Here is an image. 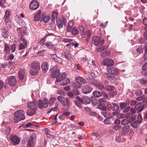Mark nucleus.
<instances>
[{
	"instance_id": "nucleus-1",
	"label": "nucleus",
	"mask_w": 147,
	"mask_h": 147,
	"mask_svg": "<svg viewBox=\"0 0 147 147\" xmlns=\"http://www.w3.org/2000/svg\"><path fill=\"white\" fill-rule=\"evenodd\" d=\"M40 69V64L37 61H34L31 64V67L30 69V73L32 76L38 74Z\"/></svg>"
},
{
	"instance_id": "nucleus-2",
	"label": "nucleus",
	"mask_w": 147,
	"mask_h": 147,
	"mask_svg": "<svg viewBox=\"0 0 147 147\" xmlns=\"http://www.w3.org/2000/svg\"><path fill=\"white\" fill-rule=\"evenodd\" d=\"M24 114V112L21 110L16 112L14 113V117H13L14 122L18 123L21 120L25 119V116Z\"/></svg>"
},
{
	"instance_id": "nucleus-3",
	"label": "nucleus",
	"mask_w": 147,
	"mask_h": 147,
	"mask_svg": "<svg viewBox=\"0 0 147 147\" xmlns=\"http://www.w3.org/2000/svg\"><path fill=\"white\" fill-rule=\"evenodd\" d=\"M101 39L100 36H94L92 39L94 45L98 47L102 46L104 44V40L103 39L101 40Z\"/></svg>"
},
{
	"instance_id": "nucleus-4",
	"label": "nucleus",
	"mask_w": 147,
	"mask_h": 147,
	"mask_svg": "<svg viewBox=\"0 0 147 147\" xmlns=\"http://www.w3.org/2000/svg\"><path fill=\"white\" fill-rule=\"evenodd\" d=\"M48 101L46 98H44L43 100H38L37 102L39 108L42 109L44 108H46L48 106Z\"/></svg>"
},
{
	"instance_id": "nucleus-5",
	"label": "nucleus",
	"mask_w": 147,
	"mask_h": 147,
	"mask_svg": "<svg viewBox=\"0 0 147 147\" xmlns=\"http://www.w3.org/2000/svg\"><path fill=\"white\" fill-rule=\"evenodd\" d=\"M60 71L58 69H56L55 70L51 72V76L53 78H56V82H58L62 80V78L60 77Z\"/></svg>"
},
{
	"instance_id": "nucleus-6",
	"label": "nucleus",
	"mask_w": 147,
	"mask_h": 147,
	"mask_svg": "<svg viewBox=\"0 0 147 147\" xmlns=\"http://www.w3.org/2000/svg\"><path fill=\"white\" fill-rule=\"evenodd\" d=\"M1 34L4 38H8L9 35V29L7 27L3 26L1 28Z\"/></svg>"
},
{
	"instance_id": "nucleus-7",
	"label": "nucleus",
	"mask_w": 147,
	"mask_h": 147,
	"mask_svg": "<svg viewBox=\"0 0 147 147\" xmlns=\"http://www.w3.org/2000/svg\"><path fill=\"white\" fill-rule=\"evenodd\" d=\"M29 7L31 10H36L39 7V3L36 0H32L30 2Z\"/></svg>"
},
{
	"instance_id": "nucleus-8",
	"label": "nucleus",
	"mask_w": 147,
	"mask_h": 147,
	"mask_svg": "<svg viewBox=\"0 0 147 147\" xmlns=\"http://www.w3.org/2000/svg\"><path fill=\"white\" fill-rule=\"evenodd\" d=\"M92 90V88L90 86L88 85L83 86L82 88V92L86 94L90 93Z\"/></svg>"
},
{
	"instance_id": "nucleus-9",
	"label": "nucleus",
	"mask_w": 147,
	"mask_h": 147,
	"mask_svg": "<svg viewBox=\"0 0 147 147\" xmlns=\"http://www.w3.org/2000/svg\"><path fill=\"white\" fill-rule=\"evenodd\" d=\"M10 139L12 144L14 145L18 144L20 141V139L16 135H11Z\"/></svg>"
},
{
	"instance_id": "nucleus-10",
	"label": "nucleus",
	"mask_w": 147,
	"mask_h": 147,
	"mask_svg": "<svg viewBox=\"0 0 147 147\" xmlns=\"http://www.w3.org/2000/svg\"><path fill=\"white\" fill-rule=\"evenodd\" d=\"M107 70L109 74L115 76L117 75L119 73L118 70L113 67L107 68Z\"/></svg>"
},
{
	"instance_id": "nucleus-11",
	"label": "nucleus",
	"mask_w": 147,
	"mask_h": 147,
	"mask_svg": "<svg viewBox=\"0 0 147 147\" xmlns=\"http://www.w3.org/2000/svg\"><path fill=\"white\" fill-rule=\"evenodd\" d=\"M113 60L111 59H108L103 60L102 62V64L105 66H112L114 64Z\"/></svg>"
},
{
	"instance_id": "nucleus-12",
	"label": "nucleus",
	"mask_w": 147,
	"mask_h": 147,
	"mask_svg": "<svg viewBox=\"0 0 147 147\" xmlns=\"http://www.w3.org/2000/svg\"><path fill=\"white\" fill-rule=\"evenodd\" d=\"M27 106L30 109L37 110V109L36 101L35 100L29 102L28 103Z\"/></svg>"
},
{
	"instance_id": "nucleus-13",
	"label": "nucleus",
	"mask_w": 147,
	"mask_h": 147,
	"mask_svg": "<svg viewBox=\"0 0 147 147\" xmlns=\"http://www.w3.org/2000/svg\"><path fill=\"white\" fill-rule=\"evenodd\" d=\"M145 108L144 105H141V102H138L135 106V109L136 110H138L137 113H139L142 112Z\"/></svg>"
},
{
	"instance_id": "nucleus-14",
	"label": "nucleus",
	"mask_w": 147,
	"mask_h": 147,
	"mask_svg": "<svg viewBox=\"0 0 147 147\" xmlns=\"http://www.w3.org/2000/svg\"><path fill=\"white\" fill-rule=\"evenodd\" d=\"M9 84L11 86H14L16 85L17 81L14 76H9L8 78Z\"/></svg>"
},
{
	"instance_id": "nucleus-15",
	"label": "nucleus",
	"mask_w": 147,
	"mask_h": 147,
	"mask_svg": "<svg viewBox=\"0 0 147 147\" xmlns=\"http://www.w3.org/2000/svg\"><path fill=\"white\" fill-rule=\"evenodd\" d=\"M9 11L8 10H7L4 16L5 23L7 26L9 25V23L10 22L9 18Z\"/></svg>"
},
{
	"instance_id": "nucleus-16",
	"label": "nucleus",
	"mask_w": 147,
	"mask_h": 147,
	"mask_svg": "<svg viewBox=\"0 0 147 147\" xmlns=\"http://www.w3.org/2000/svg\"><path fill=\"white\" fill-rule=\"evenodd\" d=\"M76 81L78 84H84L86 83V82L83 78L80 76H78L76 78Z\"/></svg>"
},
{
	"instance_id": "nucleus-17",
	"label": "nucleus",
	"mask_w": 147,
	"mask_h": 147,
	"mask_svg": "<svg viewBox=\"0 0 147 147\" xmlns=\"http://www.w3.org/2000/svg\"><path fill=\"white\" fill-rule=\"evenodd\" d=\"M94 86H96L98 89L102 90L105 88V86L103 84L100 82H97L93 83Z\"/></svg>"
},
{
	"instance_id": "nucleus-18",
	"label": "nucleus",
	"mask_w": 147,
	"mask_h": 147,
	"mask_svg": "<svg viewBox=\"0 0 147 147\" xmlns=\"http://www.w3.org/2000/svg\"><path fill=\"white\" fill-rule=\"evenodd\" d=\"M130 128V126L129 125L125 126L122 128V135L125 136L129 132Z\"/></svg>"
},
{
	"instance_id": "nucleus-19",
	"label": "nucleus",
	"mask_w": 147,
	"mask_h": 147,
	"mask_svg": "<svg viewBox=\"0 0 147 147\" xmlns=\"http://www.w3.org/2000/svg\"><path fill=\"white\" fill-rule=\"evenodd\" d=\"M48 63L47 62H43L41 65L42 69L44 73H46L48 69Z\"/></svg>"
},
{
	"instance_id": "nucleus-20",
	"label": "nucleus",
	"mask_w": 147,
	"mask_h": 147,
	"mask_svg": "<svg viewBox=\"0 0 147 147\" xmlns=\"http://www.w3.org/2000/svg\"><path fill=\"white\" fill-rule=\"evenodd\" d=\"M51 58L55 61L58 62L59 63H62V59L61 58L58 57L56 54H53L51 55Z\"/></svg>"
},
{
	"instance_id": "nucleus-21",
	"label": "nucleus",
	"mask_w": 147,
	"mask_h": 147,
	"mask_svg": "<svg viewBox=\"0 0 147 147\" xmlns=\"http://www.w3.org/2000/svg\"><path fill=\"white\" fill-rule=\"evenodd\" d=\"M25 72V70L23 69H20L18 72V77L20 80H22L24 78Z\"/></svg>"
},
{
	"instance_id": "nucleus-22",
	"label": "nucleus",
	"mask_w": 147,
	"mask_h": 147,
	"mask_svg": "<svg viewBox=\"0 0 147 147\" xmlns=\"http://www.w3.org/2000/svg\"><path fill=\"white\" fill-rule=\"evenodd\" d=\"M59 83V84L61 86H65L66 85L70 82V80L68 78L65 79H63L61 80Z\"/></svg>"
},
{
	"instance_id": "nucleus-23",
	"label": "nucleus",
	"mask_w": 147,
	"mask_h": 147,
	"mask_svg": "<svg viewBox=\"0 0 147 147\" xmlns=\"http://www.w3.org/2000/svg\"><path fill=\"white\" fill-rule=\"evenodd\" d=\"M90 102V98L88 96H84L82 98V103L84 104H89Z\"/></svg>"
},
{
	"instance_id": "nucleus-24",
	"label": "nucleus",
	"mask_w": 147,
	"mask_h": 147,
	"mask_svg": "<svg viewBox=\"0 0 147 147\" xmlns=\"http://www.w3.org/2000/svg\"><path fill=\"white\" fill-rule=\"evenodd\" d=\"M142 73L143 75L147 76V62L142 66Z\"/></svg>"
},
{
	"instance_id": "nucleus-25",
	"label": "nucleus",
	"mask_w": 147,
	"mask_h": 147,
	"mask_svg": "<svg viewBox=\"0 0 147 147\" xmlns=\"http://www.w3.org/2000/svg\"><path fill=\"white\" fill-rule=\"evenodd\" d=\"M58 100L61 103L62 105H65V98L61 95L57 97Z\"/></svg>"
},
{
	"instance_id": "nucleus-26",
	"label": "nucleus",
	"mask_w": 147,
	"mask_h": 147,
	"mask_svg": "<svg viewBox=\"0 0 147 147\" xmlns=\"http://www.w3.org/2000/svg\"><path fill=\"white\" fill-rule=\"evenodd\" d=\"M50 19L49 17L47 16H44L43 15L40 18V21H43L45 23L47 22Z\"/></svg>"
},
{
	"instance_id": "nucleus-27",
	"label": "nucleus",
	"mask_w": 147,
	"mask_h": 147,
	"mask_svg": "<svg viewBox=\"0 0 147 147\" xmlns=\"http://www.w3.org/2000/svg\"><path fill=\"white\" fill-rule=\"evenodd\" d=\"M34 136H31L30 138V140H29L28 144L27 147H34L33 145V140L34 137L35 136L34 135H33Z\"/></svg>"
},
{
	"instance_id": "nucleus-28",
	"label": "nucleus",
	"mask_w": 147,
	"mask_h": 147,
	"mask_svg": "<svg viewBox=\"0 0 147 147\" xmlns=\"http://www.w3.org/2000/svg\"><path fill=\"white\" fill-rule=\"evenodd\" d=\"M36 110L34 109H29L27 110L26 112L27 115L29 116H32L34 115L36 113Z\"/></svg>"
},
{
	"instance_id": "nucleus-29",
	"label": "nucleus",
	"mask_w": 147,
	"mask_h": 147,
	"mask_svg": "<svg viewBox=\"0 0 147 147\" xmlns=\"http://www.w3.org/2000/svg\"><path fill=\"white\" fill-rule=\"evenodd\" d=\"M112 109L113 111H118L119 110V107L117 104L114 102H112Z\"/></svg>"
},
{
	"instance_id": "nucleus-30",
	"label": "nucleus",
	"mask_w": 147,
	"mask_h": 147,
	"mask_svg": "<svg viewBox=\"0 0 147 147\" xmlns=\"http://www.w3.org/2000/svg\"><path fill=\"white\" fill-rule=\"evenodd\" d=\"M140 124V123L138 122V120H136L131 123V125L134 128H136L139 127Z\"/></svg>"
},
{
	"instance_id": "nucleus-31",
	"label": "nucleus",
	"mask_w": 147,
	"mask_h": 147,
	"mask_svg": "<svg viewBox=\"0 0 147 147\" xmlns=\"http://www.w3.org/2000/svg\"><path fill=\"white\" fill-rule=\"evenodd\" d=\"M70 56V54L68 53L63 52L62 53V57L65 58L66 59H69V57Z\"/></svg>"
},
{
	"instance_id": "nucleus-32",
	"label": "nucleus",
	"mask_w": 147,
	"mask_h": 147,
	"mask_svg": "<svg viewBox=\"0 0 147 147\" xmlns=\"http://www.w3.org/2000/svg\"><path fill=\"white\" fill-rule=\"evenodd\" d=\"M65 100V105L63 106H67L68 107H69L71 103V99L69 97H67L66 98Z\"/></svg>"
},
{
	"instance_id": "nucleus-33",
	"label": "nucleus",
	"mask_w": 147,
	"mask_h": 147,
	"mask_svg": "<svg viewBox=\"0 0 147 147\" xmlns=\"http://www.w3.org/2000/svg\"><path fill=\"white\" fill-rule=\"evenodd\" d=\"M91 136H92V138L94 139H98L100 136L99 134L96 133L95 132L92 133L91 134Z\"/></svg>"
},
{
	"instance_id": "nucleus-34",
	"label": "nucleus",
	"mask_w": 147,
	"mask_h": 147,
	"mask_svg": "<svg viewBox=\"0 0 147 147\" xmlns=\"http://www.w3.org/2000/svg\"><path fill=\"white\" fill-rule=\"evenodd\" d=\"M57 13L56 12H53L51 18V20L53 22H54L55 20H57Z\"/></svg>"
},
{
	"instance_id": "nucleus-35",
	"label": "nucleus",
	"mask_w": 147,
	"mask_h": 147,
	"mask_svg": "<svg viewBox=\"0 0 147 147\" xmlns=\"http://www.w3.org/2000/svg\"><path fill=\"white\" fill-rule=\"evenodd\" d=\"M99 47V48H98L96 49L97 52H101L102 51H103L107 49L108 47L107 46L105 45H104L102 47L101 46Z\"/></svg>"
},
{
	"instance_id": "nucleus-36",
	"label": "nucleus",
	"mask_w": 147,
	"mask_h": 147,
	"mask_svg": "<svg viewBox=\"0 0 147 147\" xmlns=\"http://www.w3.org/2000/svg\"><path fill=\"white\" fill-rule=\"evenodd\" d=\"M93 94L95 97L97 98H99L102 95V93L98 91H94Z\"/></svg>"
},
{
	"instance_id": "nucleus-37",
	"label": "nucleus",
	"mask_w": 147,
	"mask_h": 147,
	"mask_svg": "<svg viewBox=\"0 0 147 147\" xmlns=\"http://www.w3.org/2000/svg\"><path fill=\"white\" fill-rule=\"evenodd\" d=\"M110 55V51L105 52L101 53L100 55V57L101 58H104L107 56H109Z\"/></svg>"
},
{
	"instance_id": "nucleus-38",
	"label": "nucleus",
	"mask_w": 147,
	"mask_h": 147,
	"mask_svg": "<svg viewBox=\"0 0 147 147\" xmlns=\"http://www.w3.org/2000/svg\"><path fill=\"white\" fill-rule=\"evenodd\" d=\"M128 104L127 102H121L120 105V109L122 110L124 109L127 107Z\"/></svg>"
},
{
	"instance_id": "nucleus-39",
	"label": "nucleus",
	"mask_w": 147,
	"mask_h": 147,
	"mask_svg": "<svg viewBox=\"0 0 147 147\" xmlns=\"http://www.w3.org/2000/svg\"><path fill=\"white\" fill-rule=\"evenodd\" d=\"M130 122L129 120L128 119H123L121 120V123L123 125H127Z\"/></svg>"
},
{
	"instance_id": "nucleus-40",
	"label": "nucleus",
	"mask_w": 147,
	"mask_h": 147,
	"mask_svg": "<svg viewBox=\"0 0 147 147\" xmlns=\"http://www.w3.org/2000/svg\"><path fill=\"white\" fill-rule=\"evenodd\" d=\"M73 24L72 22H70L69 23L68 25L67 28V30L68 32H70L71 31L72 29V27L73 26Z\"/></svg>"
},
{
	"instance_id": "nucleus-41",
	"label": "nucleus",
	"mask_w": 147,
	"mask_h": 147,
	"mask_svg": "<svg viewBox=\"0 0 147 147\" xmlns=\"http://www.w3.org/2000/svg\"><path fill=\"white\" fill-rule=\"evenodd\" d=\"M144 49L145 50L144 58L145 59H147V42L145 44Z\"/></svg>"
},
{
	"instance_id": "nucleus-42",
	"label": "nucleus",
	"mask_w": 147,
	"mask_h": 147,
	"mask_svg": "<svg viewBox=\"0 0 147 147\" xmlns=\"http://www.w3.org/2000/svg\"><path fill=\"white\" fill-rule=\"evenodd\" d=\"M45 45L50 49L52 48L54 46L53 44L51 42H46L45 43Z\"/></svg>"
},
{
	"instance_id": "nucleus-43",
	"label": "nucleus",
	"mask_w": 147,
	"mask_h": 147,
	"mask_svg": "<svg viewBox=\"0 0 147 147\" xmlns=\"http://www.w3.org/2000/svg\"><path fill=\"white\" fill-rule=\"evenodd\" d=\"M103 75L105 77L109 79L113 80L114 78V76H111L107 73H104Z\"/></svg>"
},
{
	"instance_id": "nucleus-44",
	"label": "nucleus",
	"mask_w": 147,
	"mask_h": 147,
	"mask_svg": "<svg viewBox=\"0 0 147 147\" xmlns=\"http://www.w3.org/2000/svg\"><path fill=\"white\" fill-rule=\"evenodd\" d=\"M71 33L73 35H76L78 34V31L76 28H73L71 30Z\"/></svg>"
},
{
	"instance_id": "nucleus-45",
	"label": "nucleus",
	"mask_w": 147,
	"mask_h": 147,
	"mask_svg": "<svg viewBox=\"0 0 147 147\" xmlns=\"http://www.w3.org/2000/svg\"><path fill=\"white\" fill-rule=\"evenodd\" d=\"M114 89V88L113 86L108 85L106 86L104 89L107 91H110L113 90Z\"/></svg>"
},
{
	"instance_id": "nucleus-46",
	"label": "nucleus",
	"mask_w": 147,
	"mask_h": 147,
	"mask_svg": "<svg viewBox=\"0 0 147 147\" xmlns=\"http://www.w3.org/2000/svg\"><path fill=\"white\" fill-rule=\"evenodd\" d=\"M56 100V99L55 97H52L51 98L49 102V105H53Z\"/></svg>"
},
{
	"instance_id": "nucleus-47",
	"label": "nucleus",
	"mask_w": 147,
	"mask_h": 147,
	"mask_svg": "<svg viewBox=\"0 0 147 147\" xmlns=\"http://www.w3.org/2000/svg\"><path fill=\"white\" fill-rule=\"evenodd\" d=\"M117 94V93L116 91H112L110 92L109 96L110 97L113 98L116 96Z\"/></svg>"
},
{
	"instance_id": "nucleus-48",
	"label": "nucleus",
	"mask_w": 147,
	"mask_h": 147,
	"mask_svg": "<svg viewBox=\"0 0 147 147\" xmlns=\"http://www.w3.org/2000/svg\"><path fill=\"white\" fill-rule=\"evenodd\" d=\"M101 114L106 118H108L109 117V113L106 111H102L101 112Z\"/></svg>"
},
{
	"instance_id": "nucleus-49",
	"label": "nucleus",
	"mask_w": 147,
	"mask_h": 147,
	"mask_svg": "<svg viewBox=\"0 0 147 147\" xmlns=\"http://www.w3.org/2000/svg\"><path fill=\"white\" fill-rule=\"evenodd\" d=\"M137 120H138V121L140 123L142 122L143 119L141 114H138Z\"/></svg>"
},
{
	"instance_id": "nucleus-50",
	"label": "nucleus",
	"mask_w": 147,
	"mask_h": 147,
	"mask_svg": "<svg viewBox=\"0 0 147 147\" xmlns=\"http://www.w3.org/2000/svg\"><path fill=\"white\" fill-rule=\"evenodd\" d=\"M73 86L74 88L76 89L80 88L82 86V85L80 84L74 83L73 84Z\"/></svg>"
},
{
	"instance_id": "nucleus-51",
	"label": "nucleus",
	"mask_w": 147,
	"mask_h": 147,
	"mask_svg": "<svg viewBox=\"0 0 147 147\" xmlns=\"http://www.w3.org/2000/svg\"><path fill=\"white\" fill-rule=\"evenodd\" d=\"M122 126L120 125H116L113 126V129L115 130H119L121 128Z\"/></svg>"
},
{
	"instance_id": "nucleus-52",
	"label": "nucleus",
	"mask_w": 147,
	"mask_h": 147,
	"mask_svg": "<svg viewBox=\"0 0 147 147\" xmlns=\"http://www.w3.org/2000/svg\"><path fill=\"white\" fill-rule=\"evenodd\" d=\"M143 48L142 46L139 47L137 49V51L139 53H141L143 52Z\"/></svg>"
},
{
	"instance_id": "nucleus-53",
	"label": "nucleus",
	"mask_w": 147,
	"mask_h": 147,
	"mask_svg": "<svg viewBox=\"0 0 147 147\" xmlns=\"http://www.w3.org/2000/svg\"><path fill=\"white\" fill-rule=\"evenodd\" d=\"M107 108L108 110L110 111L112 109V103L108 102L107 105Z\"/></svg>"
},
{
	"instance_id": "nucleus-54",
	"label": "nucleus",
	"mask_w": 147,
	"mask_h": 147,
	"mask_svg": "<svg viewBox=\"0 0 147 147\" xmlns=\"http://www.w3.org/2000/svg\"><path fill=\"white\" fill-rule=\"evenodd\" d=\"M27 45L26 44H22L21 43L20 45L19 46V50H20L24 49L26 47Z\"/></svg>"
},
{
	"instance_id": "nucleus-55",
	"label": "nucleus",
	"mask_w": 147,
	"mask_h": 147,
	"mask_svg": "<svg viewBox=\"0 0 147 147\" xmlns=\"http://www.w3.org/2000/svg\"><path fill=\"white\" fill-rule=\"evenodd\" d=\"M135 94L136 96H139L142 94V92L140 90H137L135 92Z\"/></svg>"
},
{
	"instance_id": "nucleus-56",
	"label": "nucleus",
	"mask_w": 147,
	"mask_h": 147,
	"mask_svg": "<svg viewBox=\"0 0 147 147\" xmlns=\"http://www.w3.org/2000/svg\"><path fill=\"white\" fill-rule=\"evenodd\" d=\"M16 44H13L11 45V50L12 53H14L16 51Z\"/></svg>"
},
{
	"instance_id": "nucleus-57",
	"label": "nucleus",
	"mask_w": 147,
	"mask_h": 147,
	"mask_svg": "<svg viewBox=\"0 0 147 147\" xmlns=\"http://www.w3.org/2000/svg\"><path fill=\"white\" fill-rule=\"evenodd\" d=\"M11 132V129L9 127L6 128L5 130V134L7 135H9Z\"/></svg>"
},
{
	"instance_id": "nucleus-58",
	"label": "nucleus",
	"mask_w": 147,
	"mask_h": 147,
	"mask_svg": "<svg viewBox=\"0 0 147 147\" xmlns=\"http://www.w3.org/2000/svg\"><path fill=\"white\" fill-rule=\"evenodd\" d=\"M88 75L89 78L90 79H93L94 77V74L93 73L89 72Z\"/></svg>"
},
{
	"instance_id": "nucleus-59",
	"label": "nucleus",
	"mask_w": 147,
	"mask_h": 147,
	"mask_svg": "<svg viewBox=\"0 0 147 147\" xmlns=\"http://www.w3.org/2000/svg\"><path fill=\"white\" fill-rule=\"evenodd\" d=\"M9 49H10L9 45L5 43V44L4 51H6L5 52H6L8 51H9Z\"/></svg>"
},
{
	"instance_id": "nucleus-60",
	"label": "nucleus",
	"mask_w": 147,
	"mask_h": 147,
	"mask_svg": "<svg viewBox=\"0 0 147 147\" xmlns=\"http://www.w3.org/2000/svg\"><path fill=\"white\" fill-rule=\"evenodd\" d=\"M145 32H144V35L145 38L147 40V26L144 27Z\"/></svg>"
},
{
	"instance_id": "nucleus-61",
	"label": "nucleus",
	"mask_w": 147,
	"mask_h": 147,
	"mask_svg": "<svg viewBox=\"0 0 147 147\" xmlns=\"http://www.w3.org/2000/svg\"><path fill=\"white\" fill-rule=\"evenodd\" d=\"M145 98V96L144 95H143L136 98V100L138 101H140L144 99Z\"/></svg>"
},
{
	"instance_id": "nucleus-62",
	"label": "nucleus",
	"mask_w": 147,
	"mask_h": 147,
	"mask_svg": "<svg viewBox=\"0 0 147 147\" xmlns=\"http://www.w3.org/2000/svg\"><path fill=\"white\" fill-rule=\"evenodd\" d=\"M125 114L119 113L117 118L118 119L123 118H125Z\"/></svg>"
},
{
	"instance_id": "nucleus-63",
	"label": "nucleus",
	"mask_w": 147,
	"mask_h": 147,
	"mask_svg": "<svg viewBox=\"0 0 147 147\" xmlns=\"http://www.w3.org/2000/svg\"><path fill=\"white\" fill-rule=\"evenodd\" d=\"M41 11L40 10H39L38 11L36 14V17H42L43 15H41Z\"/></svg>"
},
{
	"instance_id": "nucleus-64",
	"label": "nucleus",
	"mask_w": 147,
	"mask_h": 147,
	"mask_svg": "<svg viewBox=\"0 0 147 147\" xmlns=\"http://www.w3.org/2000/svg\"><path fill=\"white\" fill-rule=\"evenodd\" d=\"M67 94L69 97L71 98H73L74 97V94L72 92H68Z\"/></svg>"
}]
</instances>
